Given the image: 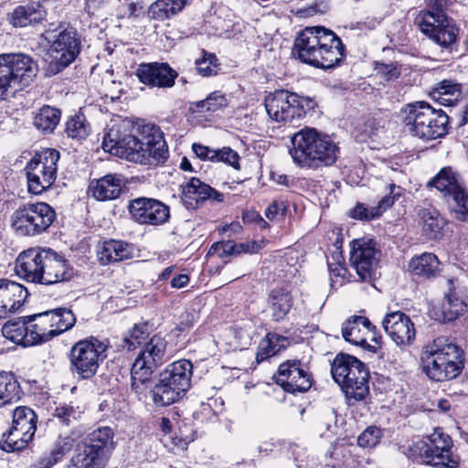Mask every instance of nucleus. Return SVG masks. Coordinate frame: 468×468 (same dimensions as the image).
Returning <instances> with one entry per match:
<instances>
[{
	"instance_id": "34",
	"label": "nucleus",
	"mask_w": 468,
	"mask_h": 468,
	"mask_svg": "<svg viewBox=\"0 0 468 468\" xmlns=\"http://www.w3.org/2000/svg\"><path fill=\"white\" fill-rule=\"evenodd\" d=\"M464 186L465 184L462 176L450 166L441 168L440 172L427 183L428 187H435L442 195L443 198Z\"/></svg>"
},
{
	"instance_id": "12",
	"label": "nucleus",
	"mask_w": 468,
	"mask_h": 468,
	"mask_svg": "<svg viewBox=\"0 0 468 468\" xmlns=\"http://www.w3.org/2000/svg\"><path fill=\"white\" fill-rule=\"evenodd\" d=\"M109 343L94 336L75 343L69 352V369L78 379L92 378L107 357Z\"/></svg>"
},
{
	"instance_id": "7",
	"label": "nucleus",
	"mask_w": 468,
	"mask_h": 468,
	"mask_svg": "<svg viewBox=\"0 0 468 468\" xmlns=\"http://www.w3.org/2000/svg\"><path fill=\"white\" fill-rule=\"evenodd\" d=\"M192 374L190 360L180 359L168 365L151 390L154 405L168 406L183 398L191 386Z\"/></svg>"
},
{
	"instance_id": "61",
	"label": "nucleus",
	"mask_w": 468,
	"mask_h": 468,
	"mask_svg": "<svg viewBox=\"0 0 468 468\" xmlns=\"http://www.w3.org/2000/svg\"><path fill=\"white\" fill-rule=\"evenodd\" d=\"M331 286H341L344 284L347 270L344 263H328Z\"/></svg>"
},
{
	"instance_id": "28",
	"label": "nucleus",
	"mask_w": 468,
	"mask_h": 468,
	"mask_svg": "<svg viewBox=\"0 0 468 468\" xmlns=\"http://www.w3.org/2000/svg\"><path fill=\"white\" fill-rule=\"evenodd\" d=\"M408 270L415 277L432 280L440 276L441 264L434 253L424 252L410 259Z\"/></svg>"
},
{
	"instance_id": "16",
	"label": "nucleus",
	"mask_w": 468,
	"mask_h": 468,
	"mask_svg": "<svg viewBox=\"0 0 468 468\" xmlns=\"http://www.w3.org/2000/svg\"><path fill=\"white\" fill-rule=\"evenodd\" d=\"M59 158L58 150L48 148L36 154L27 165V188L31 194L39 195L53 185Z\"/></svg>"
},
{
	"instance_id": "50",
	"label": "nucleus",
	"mask_w": 468,
	"mask_h": 468,
	"mask_svg": "<svg viewBox=\"0 0 468 468\" xmlns=\"http://www.w3.org/2000/svg\"><path fill=\"white\" fill-rule=\"evenodd\" d=\"M228 100L219 90L211 92L205 100L192 102L191 109L197 112H214L228 106Z\"/></svg>"
},
{
	"instance_id": "45",
	"label": "nucleus",
	"mask_w": 468,
	"mask_h": 468,
	"mask_svg": "<svg viewBox=\"0 0 468 468\" xmlns=\"http://www.w3.org/2000/svg\"><path fill=\"white\" fill-rule=\"evenodd\" d=\"M61 112L58 108L44 105L34 116V125L44 133H52L58 126Z\"/></svg>"
},
{
	"instance_id": "64",
	"label": "nucleus",
	"mask_w": 468,
	"mask_h": 468,
	"mask_svg": "<svg viewBox=\"0 0 468 468\" xmlns=\"http://www.w3.org/2000/svg\"><path fill=\"white\" fill-rule=\"evenodd\" d=\"M122 16L130 17H138L141 14L144 13V5L142 3H127L122 5Z\"/></svg>"
},
{
	"instance_id": "51",
	"label": "nucleus",
	"mask_w": 468,
	"mask_h": 468,
	"mask_svg": "<svg viewBox=\"0 0 468 468\" xmlns=\"http://www.w3.org/2000/svg\"><path fill=\"white\" fill-rule=\"evenodd\" d=\"M65 132L72 139L83 140L89 135L90 126L82 113H77L66 122Z\"/></svg>"
},
{
	"instance_id": "33",
	"label": "nucleus",
	"mask_w": 468,
	"mask_h": 468,
	"mask_svg": "<svg viewBox=\"0 0 468 468\" xmlns=\"http://www.w3.org/2000/svg\"><path fill=\"white\" fill-rule=\"evenodd\" d=\"M464 186L465 184L462 176L450 166L441 168L440 172L427 183L428 187H435L442 195L443 198Z\"/></svg>"
},
{
	"instance_id": "31",
	"label": "nucleus",
	"mask_w": 468,
	"mask_h": 468,
	"mask_svg": "<svg viewBox=\"0 0 468 468\" xmlns=\"http://www.w3.org/2000/svg\"><path fill=\"white\" fill-rule=\"evenodd\" d=\"M271 319L274 322L285 320L293 305V297L286 288L272 289L268 297Z\"/></svg>"
},
{
	"instance_id": "44",
	"label": "nucleus",
	"mask_w": 468,
	"mask_h": 468,
	"mask_svg": "<svg viewBox=\"0 0 468 468\" xmlns=\"http://www.w3.org/2000/svg\"><path fill=\"white\" fill-rule=\"evenodd\" d=\"M113 431L112 428L103 426L93 431L89 434L87 441L84 442L98 452L102 453L107 458L108 453L113 449Z\"/></svg>"
},
{
	"instance_id": "41",
	"label": "nucleus",
	"mask_w": 468,
	"mask_h": 468,
	"mask_svg": "<svg viewBox=\"0 0 468 468\" xmlns=\"http://www.w3.org/2000/svg\"><path fill=\"white\" fill-rule=\"evenodd\" d=\"M288 345L287 337L276 333H268L258 346L256 359L258 362H262L285 349Z\"/></svg>"
},
{
	"instance_id": "59",
	"label": "nucleus",
	"mask_w": 468,
	"mask_h": 468,
	"mask_svg": "<svg viewBox=\"0 0 468 468\" xmlns=\"http://www.w3.org/2000/svg\"><path fill=\"white\" fill-rule=\"evenodd\" d=\"M208 255H217L221 259L237 255V244L232 240L216 242L210 247Z\"/></svg>"
},
{
	"instance_id": "57",
	"label": "nucleus",
	"mask_w": 468,
	"mask_h": 468,
	"mask_svg": "<svg viewBox=\"0 0 468 468\" xmlns=\"http://www.w3.org/2000/svg\"><path fill=\"white\" fill-rule=\"evenodd\" d=\"M174 444L180 448H186L191 441L195 440V431L187 423L178 424L177 431L172 437Z\"/></svg>"
},
{
	"instance_id": "18",
	"label": "nucleus",
	"mask_w": 468,
	"mask_h": 468,
	"mask_svg": "<svg viewBox=\"0 0 468 468\" xmlns=\"http://www.w3.org/2000/svg\"><path fill=\"white\" fill-rule=\"evenodd\" d=\"M127 207L131 218L141 225L161 226L170 218V207L155 198L137 197Z\"/></svg>"
},
{
	"instance_id": "55",
	"label": "nucleus",
	"mask_w": 468,
	"mask_h": 468,
	"mask_svg": "<svg viewBox=\"0 0 468 468\" xmlns=\"http://www.w3.org/2000/svg\"><path fill=\"white\" fill-rule=\"evenodd\" d=\"M203 57L196 60V69L203 77L216 75L218 69L217 58L214 54L202 50Z\"/></svg>"
},
{
	"instance_id": "3",
	"label": "nucleus",
	"mask_w": 468,
	"mask_h": 468,
	"mask_svg": "<svg viewBox=\"0 0 468 468\" xmlns=\"http://www.w3.org/2000/svg\"><path fill=\"white\" fill-rule=\"evenodd\" d=\"M337 144L326 133L305 127L292 137L289 154L303 169L317 170L334 165L339 156Z\"/></svg>"
},
{
	"instance_id": "63",
	"label": "nucleus",
	"mask_w": 468,
	"mask_h": 468,
	"mask_svg": "<svg viewBox=\"0 0 468 468\" xmlns=\"http://www.w3.org/2000/svg\"><path fill=\"white\" fill-rule=\"evenodd\" d=\"M192 150L195 153V154L197 155V157H198L201 160H205V161L207 160V161H211V162L215 161V156H214V154L216 152L215 149H211L203 144L195 143L192 144Z\"/></svg>"
},
{
	"instance_id": "30",
	"label": "nucleus",
	"mask_w": 468,
	"mask_h": 468,
	"mask_svg": "<svg viewBox=\"0 0 468 468\" xmlns=\"http://www.w3.org/2000/svg\"><path fill=\"white\" fill-rule=\"evenodd\" d=\"M123 186L122 177L118 175H107L90 185L92 196L100 201L117 198Z\"/></svg>"
},
{
	"instance_id": "54",
	"label": "nucleus",
	"mask_w": 468,
	"mask_h": 468,
	"mask_svg": "<svg viewBox=\"0 0 468 468\" xmlns=\"http://www.w3.org/2000/svg\"><path fill=\"white\" fill-rule=\"evenodd\" d=\"M466 305L458 297L453 294H448L446 301L442 304L443 321L451 322L455 320L465 310Z\"/></svg>"
},
{
	"instance_id": "39",
	"label": "nucleus",
	"mask_w": 468,
	"mask_h": 468,
	"mask_svg": "<svg viewBox=\"0 0 468 468\" xmlns=\"http://www.w3.org/2000/svg\"><path fill=\"white\" fill-rule=\"evenodd\" d=\"M2 334L10 341L24 346H33L29 340V325L27 316L7 321L2 327Z\"/></svg>"
},
{
	"instance_id": "22",
	"label": "nucleus",
	"mask_w": 468,
	"mask_h": 468,
	"mask_svg": "<svg viewBox=\"0 0 468 468\" xmlns=\"http://www.w3.org/2000/svg\"><path fill=\"white\" fill-rule=\"evenodd\" d=\"M138 80L151 88H172L175 85L177 72L167 63H142L136 70Z\"/></svg>"
},
{
	"instance_id": "37",
	"label": "nucleus",
	"mask_w": 468,
	"mask_h": 468,
	"mask_svg": "<svg viewBox=\"0 0 468 468\" xmlns=\"http://www.w3.org/2000/svg\"><path fill=\"white\" fill-rule=\"evenodd\" d=\"M356 367H360V360L347 354L340 353L333 359L331 375L341 389H349L348 385L345 384V379Z\"/></svg>"
},
{
	"instance_id": "15",
	"label": "nucleus",
	"mask_w": 468,
	"mask_h": 468,
	"mask_svg": "<svg viewBox=\"0 0 468 468\" xmlns=\"http://www.w3.org/2000/svg\"><path fill=\"white\" fill-rule=\"evenodd\" d=\"M29 325V342L34 345L49 341L70 329L76 322L69 308H57L27 315Z\"/></svg>"
},
{
	"instance_id": "17",
	"label": "nucleus",
	"mask_w": 468,
	"mask_h": 468,
	"mask_svg": "<svg viewBox=\"0 0 468 468\" xmlns=\"http://www.w3.org/2000/svg\"><path fill=\"white\" fill-rule=\"evenodd\" d=\"M380 250L372 239H358L351 243L350 264L362 281H370L376 274Z\"/></svg>"
},
{
	"instance_id": "62",
	"label": "nucleus",
	"mask_w": 468,
	"mask_h": 468,
	"mask_svg": "<svg viewBox=\"0 0 468 468\" xmlns=\"http://www.w3.org/2000/svg\"><path fill=\"white\" fill-rule=\"evenodd\" d=\"M288 208V203L285 200H274L265 210V216L270 220L277 218L279 215L284 216Z\"/></svg>"
},
{
	"instance_id": "26",
	"label": "nucleus",
	"mask_w": 468,
	"mask_h": 468,
	"mask_svg": "<svg viewBox=\"0 0 468 468\" xmlns=\"http://www.w3.org/2000/svg\"><path fill=\"white\" fill-rule=\"evenodd\" d=\"M27 296V289L22 284L0 279V318H5L17 311Z\"/></svg>"
},
{
	"instance_id": "10",
	"label": "nucleus",
	"mask_w": 468,
	"mask_h": 468,
	"mask_svg": "<svg viewBox=\"0 0 468 468\" xmlns=\"http://www.w3.org/2000/svg\"><path fill=\"white\" fill-rule=\"evenodd\" d=\"M265 109L270 118L277 122L292 124L307 114L314 112L318 104L314 98L300 96L285 90H278L265 98Z\"/></svg>"
},
{
	"instance_id": "43",
	"label": "nucleus",
	"mask_w": 468,
	"mask_h": 468,
	"mask_svg": "<svg viewBox=\"0 0 468 468\" xmlns=\"http://www.w3.org/2000/svg\"><path fill=\"white\" fill-rule=\"evenodd\" d=\"M443 199L453 219L461 222L468 221V190L465 186Z\"/></svg>"
},
{
	"instance_id": "8",
	"label": "nucleus",
	"mask_w": 468,
	"mask_h": 468,
	"mask_svg": "<svg viewBox=\"0 0 468 468\" xmlns=\"http://www.w3.org/2000/svg\"><path fill=\"white\" fill-rule=\"evenodd\" d=\"M445 0H428V8L416 17L420 31L434 43L451 52L459 33L453 20L449 18L443 6Z\"/></svg>"
},
{
	"instance_id": "56",
	"label": "nucleus",
	"mask_w": 468,
	"mask_h": 468,
	"mask_svg": "<svg viewBox=\"0 0 468 468\" xmlns=\"http://www.w3.org/2000/svg\"><path fill=\"white\" fill-rule=\"evenodd\" d=\"M382 431L376 426L367 427L357 438V444L363 448H373L378 444Z\"/></svg>"
},
{
	"instance_id": "52",
	"label": "nucleus",
	"mask_w": 468,
	"mask_h": 468,
	"mask_svg": "<svg viewBox=\"0 0 468 468\" xmlns=\"http://www.w3.org/2000/svg\"><path fill=\"white\" fill-rule=\"evenodd\" d=\"M405 193V189L391 182L385 186V193L383 197L375 206L376 209L379 212L380 216L389 209Z\"/></svg>"
},
{
	"instance_id": "6",
	"label": "nucleus",
	"mask_w": 468,
	"mask_h": 468,
	"mask_svg": "<svg viewBox=\"0 0 468 468\" xmlns=\"http://www.w3.org/2000/svg\"><path fill=\"white\" fill-rule=\"evenodd\" d=\"M452 440L437 428L424 440L413 442L408 449V457L415 462L436 468H457L460 459L452 452Z\"/></svg>"
},
{
	"instance_id": "48",
	"label": "nucleus",
	"mask_w": 468,
	"mask_h": 468,
	"mask_svg": "<svg viewBox=\"0 0 468 468\" xmlns=\"http://www.w3.org/2000/svg\"><path fill=\"white\" fill-rule=\"evenodd\" d=\"M33 440L30 434L11 426L3 433L0 441V448L7 452L24 450L29 441Z\"/></svg>"
},
{
	"instance_id": "1",
	"label": "nucleus",
	"mask_w": 468,
	"mask_h": 468,
	"mask_svg": "<svg viewBox=\"0 0 468 468\" xmlns=\"http://www.w3.org/2000/svg\"><path fill=\"white\" fill-rule=\"evenodd\" d=\"M129 122H121L109 127L102 148L116 156L142 165H156L168 158V148L160 129L155 125L142 128L143 139L130 133Z\"/></svg>"
},
{
	"instance_id": "29",
	"label": "nucleus",
	"mask_w": 468,
	"mask_h": 468,
	"mask_svg": "<svg viewBox=\"0 0 468 468\" xmlns=\"http://www.w3.org/2000/svg\"><path fill=\"white\" fill-rule=\"evenodd\" d=\"M46 16L43 5L38 2H29L16 6L8 14V21L15 27H25L41 22Z\"/></svg>"
},
{
	"instance_id": "49",
	"label": "nucleus",
	"mask_w": 468,
	"mask_h": 468,
	"mask_svg": "<svg viewBox=\"0 0 468 468\" xmlns=\"http://www.w3.org/2000/svg\"><path fill=\"white\" fill-rule=\"evenodd\" d=\"M422 221V230L431 239H438L444 226V220L436 209L422 208L419 211Z\"/></svg>"
},
{
	"instance_id": "46",
	"label": "nucleus",
	"mask_w": 468,
	"mask_h": 468,
	"mask_svg": "<svg viewBox=\"0 0 468 468\" xmlns=\"http://www.w3.org/2000/svg\"><path fill=\"white\" fill-rule=\"evenodd\" d=\"M71 449V442L69 438L59 439L48 452H45L32 468H51L60 462Z\"/></svg>"
},
{
	"instance_id": "14",
	"label": "nucleus",
	"mask_w": 468,
	"mask_h": 468,
	"mask_svg": "<svg viewBox=\"0 0 468 468\" xmlns=\"http://www.w3.org/2000/svg\"><path fill=\"white\" fill-rule=\"evenodd\" d=\"M55 209L46 202H28L19 206L11 216V228L22 237H34L48 230L56 219Z\"/></svg>"
},
{
	"instance_id": "38",
	"label": "nucleus",
	"mask_w": 468,
	"mask_h": 468,
	"mask_svg": "<svg viewBox=\"0 0 468 468\" xmlns=\"http://www.w3.org/2000/svg\"><path fill=\"white\" fill-rule=\"evenodd\" d=\"M106 461L107 458L102 453L83 443L78 447L67 468H102Z\"/></svg>"
},
{
	"instance_id": "5",
	"label": "nucleus",
	"mask_w": 468,
	"mask_h": 468,
	"mask_svg": "<svg viewBox=\"0 0 468 468\" xmlns=\"http://www.w3.org/2000/svg\"><path fill=\"white\" fill-rule=\"evenodd\" d=\"M401 120L412 136L425 141L443 137L448 133V115L425 101L407 104L401 109Z\"/></svg>"
},
{
	"instance_id": "20",
	"label": "nucleus",
	"mask_w": 468,
	"mask_h": 468,
	"mask_svg": "<svg viewBox=\"0 0 468 468\" xmlns=\"http://www.w3.org/2000/svg\"><path fill=\"white\" fill-rule=\"evenodd\" d=\"M181 200L187 209H197L205 201L214 203L224 201V195L197 177H192L186 185H182Z\"/></svg>"
},
{
	"instance_id": "23",
	"label": "nucleus",
	"mask_w": 468,
	"mask_h": 468,
	"mask_svg": "<svg viewBox=\"0 0 468 468\" xmlns=\"http://www.w3.org/2000/svg\"><path fill=\"white\" fill-rule=\"evenodd\" d=\"M46 249L35 247L22 251L16 260L15 271L23 280L39 283Z\"/></svg>"
},
{
	"instance_id": "40",
	"label": "nucleus",
	"mask_w": 468,
	"mask_h": 468,
	"mask_svg": "<svg viewBox=\"0 0 468 468\" xmlns=\"http://www.w3.org/2000/svg\"><path fill=\"white\" fill-rule=\"evenodd\" d=\"M462 92V84L452 80H443L432 88L431 96L441 105L452 106Z\"/></svg>"
},
{
	"instance_id": "2",
	"label": "nucleus",
	"mask_w": 468,
	"mask_h": 468,
	"mask_svg": "<svg viewBox=\"0 0 468 468\" xmlns=\"http://www.w3.org/2000/svg\"><path fill=\"white\" fill-rule=\"evenodd\" d=\"M342 40L324 27H308L296 37L293 54L303 63L318 69H332L343 59Z\"/></svg>"
},
{
	"instance_id": "60",
	"label": "nucleus",
	"mask_w": 468,
	"mask_h": 468,
	"mask_svg": "<svg viewBox=\"0 0 468 468\" xmlns=\"http://www.w3.org/2000/svg\"><path fill=\"white\" fill-rule=\"evenodd\" d=\"M350 216L353 218L360 220H371L380 217L379 212L376 207H367L365 204L357 203L356 206L350 211Z\"/></svg>"
},
{
	"instance_id": "4",
	"label": "nucleus",
	"mask_w": 468,
	"mask_h": 468,
	"mask_svg": "<svg viewBox=\"0 0 468 468\" xmlns=\"http://www.w3.org/2000/svg\"><path fill=\"white\" fill-rule=\"evenodd\" d=\"M464 352L443 336L423 346L420 354L422 372L431 380L442 382L457 378L464 367Z\"/></svg>"
},
{
	"instance_id": "25",
	"label": "nucleus",
	"mask_w": 468,
	"mask_h": 468,
	"mask_svg": "<svg viewBox=\"0 0 468 468\" xmlns=\"http://www.w3.org/2000/svg\"><path fill=\"white\" fill-rule=\"evenodd\" d=\"M375 331V325L365 316H353L342 325V335L346 341L367 349H370L368 337L377 342Z\"/></svg>"
},
{
	"instance_id": "35",
	"label": "nucleus",
	"mask_w": 468,
	"mask_h": 468,
	"mask_svg": "<svg viewBox=\"0 0 468 468\" xmlns=\"http://www.w3.org/2000/svg\"><path fill=\"white\" fill-rule=\"evenodd\" d=\"M132 256L133 250L129 244L121 240H106L98 249V259L102 265L122 261Z\"/></svg>"
},
{
	"instance_id": "53",
	"label": "nucleus",
	"mask_w": 468,
	"mask_h": 468,
	"mask_svg": "<svg viewBox=\"0 0 468 468\" xmlns=\"http://www.w3.org/2000/svg\"><path fill=\"white\" fill-rule=\"evenodd\" d=\"M149 336L147 324H135L129 335L123 338L124 345L128 350L135 349L140 346Z\"/></svg>"
},
{
	"instance_id": "42",
	"label": "nucleus",
	"mask_w": 468,
	"mask_h": 468,
	"mask_svg": "<svg viewBox=\"0 0 468 468\" xmlns=\"http://www.w3.org/2000/svg\"><path fill=\"white\" fill-rule=\"evenodd\" d=\"M23 395V390L14 374L0 372V408L17 402Z\"/></svg>"
},
{
	"instance_id": "9",
	"label": "nucleus",
	"mask_w": 468,
	"mask_h": 468,
	"mask_svg": "<svg viewBox=\"0 0 468 468\" xmlns=\"http://www.w3.org/2000/svg\"><path fill=\"white\" fill-rule=\"evenodd\" d=\"M37 72V62L27 54H0V99L29 86Z\"/></svg>"
},
{
	"instance_id": "13",
	"label": "nucleus",
	"mask_w": 468,
	"mask_h": 468,
	"mask_svg": "<svg viewBox=\"0 0 468 468\" xmlns=\"http://www.w3.org/2000/svg\"><path fill=\"white\" fill-rule=\"evenodd\" d=\"M167 342L160 335L145 342L131 368L132 388L142 392V386L150 380L153 373L167 361Z\"/></svg>"
},
{
	"instance_id": "47",
	"label": "nucleus",
	"mask_w": 468,
	"mask_h": 468,
	"mask_svg": "<svg viewBox=\"0 0 468 468\" xmlns=\"http://www.w3.org/2000/svg\"><path fill=\"white\" fill-rule=\"evenodd\" d=\"M37 416L26 406L16 407L13 411L12 426L34 437L37 431Z\"/></svg>"
},
{
	"instance_id": "58",
	"label": "nucleus",
	"mask_w": 468,
	"mask_h": 468,
	"mask_svg": "<svg viewBox=\"0 0 468 468\" xmlns=\"http://www.w3.org/2000/svg\"><path fill=\"white\" fill-rule=\"evenodd\" d=\"M215 161L214 162H223L236 170H239V154L232 150L230 147H223L221 149H217L215 154Z\"/></svg>"
},
{
	"instance_id": "36",
	"label": "nucleus",
	"mask_w": 468,
	"mask_h": 468,
	"mask_svg": "<svg viewBox=\"0 0 468 468\" xmlns=\"http://www.w3.org/2000/svg\"><path fill=\"white\" fill-rule=\"evenodd\" d=\"M192 0H156L148 7V16L165 21L179 14Z\"/></svg>"
},
{
	"instance_id": "21",
	"label": "nucleus",
	"mask_w": 468,
	"mask_h": 468,
	"mask_svg": "<svg viewBox=\"0 0 468 468\" xmlns=\"http://www.w3.org/2000/svg\"><path fill=\"white\" fill-rule=\"evenodd\" d=\"M43 268L39 283L52 285L69 281L73 275V268L64 256L57 253L51 249H46Z\"/></svg>"
},
{
	"instance_id": "32",
	"label": "nucleus",
	"mask_w": 468,
	"mask_h": 468,
	"mask_svg": "<svg viewBox=\"0 0 468 468\" xmlns=\"http://www.w3.org/2000/svg\"><path fill=\"white\" fill-rule=\"evenodd\" d=\"M464 186L465 184L462 176L450 166L441 168L440 172L427 183L428 187H435L442 195L443 198Z\"/></svg>"
},
{
	"instance_id": "24",
	"label": "nucleus",
	"mask_w": 468,
	"mask_h": 468,
	"mask_svg": "<svg viewBox=\"0 0 468 468\" xmlns=\"http://www.w3.org/2000/svg\"><path fill=\"white\" fill-rule=\"evenodd\" d=\"M383 327L394 343L398 346H408L415 339V328L410 318L402 312L388 314Z\"/></svg>"
},
{
	"instance_id": "27",
	"label": "nucleus",
	"mask_w": 468,
	"mask_h": 468,
	"mask_svg": "<svg viewBox=\"0 0 468 468\" xmlns=\"http://www.w3.org/2000/svg\"><path fill=\"white\" fill-rule=\"evenodd\" d=\"M369 372L366 365L360 361V367H356L352 372L346 378L345 384L348 385L349 389H341L349 405L366 399L369 394L368 386Z\"/></svg>"
},
{
	"instance_id": "11",
	"label": "nucleus",
	"mask_w": 468,
	"mask_h": 468,
	"mask_svg": "<svg viewBox=\"0 0 468 468\" xmlns=\"http://www.w3.org/2000/svg\"><path fill=\"white\" fill-rule=\"evenodd\" d=\"M43 36L51 41L50 54L52 60L48 64L49 73L56 75L75 61L81 51L82 39L78 30L59 25L55 29L48 28Z\"/></svg>"
},
{
	"instance_id": "19",
	"label": "nucleus",
	"mask_w": 468,
	"mask_h": 468,
	"mask_svg": "<svg viewBox=\"0 0 468 468\" xmlns=\"http://www.w3.org/2000/svg\"><path fill=\"white\" fill-rule=\"evenodd\" d=\"M275 381L290 393L305 392L312 387L308 367L299 359H290L279 366Z\"/></svg>"
}]
</instances>
